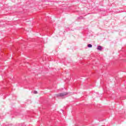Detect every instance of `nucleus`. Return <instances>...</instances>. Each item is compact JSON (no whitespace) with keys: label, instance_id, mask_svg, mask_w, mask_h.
<instances>
[{"label":"nucleus","instance_id":"nucleus-1","mask_svg":"<svg viewBox=\"0 0 126 126\" xmlns=\"http://www.w3.org/2000/svg\"><path fill=\"white\" fill-rule=\"evenodd\" d=\"M67 95V93H61V94H57V97H63V96H65Z\"/></svg>","mask_w":126,"mask_h":126},{"label":"nucleus","instance_id":"nucleus-2","mask_svg":"<svg viewBox=\"0 0 126 126\" xmlns=\"http://www.w3.org/2000/svg\"><path fill=\"white\" fill-rule=\"evenodd\" d=\"M97 50H98V51H102V46H98L97 47Z\"/></svg>","mask_w":126,"mask_h":126},{"label":"nucleus","instance_id":"nucleus-3","mask_svg":"<svg viewBox=\"0 0 126 126\" xmlns=\"http://www.w3.org/2000/svg\"><path fill=\"white\" fill-rule=\"evenodd\" d=\"M88 48H92V45L91 44H88Z\"/></svg>","mask_w":126,"mask_h":126},{"label":"nucleus","instance_id":"nucleus-4","mask_svg":"<svg viewBox=\"0 0 126 126\" xmlns=\"http://www.w3.org/2000/svg\"><path fill=\"white\" fill-rule=\"evenodd\" d=\"M37 93H38V92H37V91H35L34 92V94H37Z\"/></svg>","mask_w":126,"mask_h":126}]
</instances>
